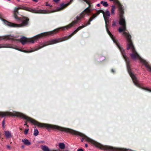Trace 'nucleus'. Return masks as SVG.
<instances>
[{
  "label": "nucleus",
  "instance_id": "obj_1",
  "mask_svg": "<svg viewBox=\"0 0 151 151\" xmlns=\"http://www.w3.org/2000/svg\"><path fill=\"white\" fill-rule=\"evenodd\" d=\"M23 119L26 120L27 121L33 124L37 125L40 127H46L48 128L57 129L60 131L69 132L73 134L80 136L83 137L81 139V142H83V139H84L87 142L90 143L96 147L101 150L109 151L113 150V147H110L109 146L103 145L88 137L83 134L73 129L68 128H63L56 125L40 123L24 114H23Z\"/></svg>",
  "mask_w": 151,
  "mask_h": 151
},
{
  "label": "nucleus",
  "instance_id": "obj_2",
  "mask_svg": "<svg viewBox=\"0 0 151 151\" xmlns=\"http://www.w3.org/2000/svg\"><path fill=\"white\" fill-rule=\"evenodd\" d=\"M123 35L126 38L128 42L127 49V50L130 49L132 51V53L130 54L131 58L134 60L136 59L139 60L141 63L145 65L147 70L151 72V66L147 62L142 59L135 51L131 40V35L128 33L125 32L123 33Z\"/></svg>",
  "mask_w": 151,
  "mask_h": 151
},
{
  "label": "nucleus",
  "instance_id": "obj_3",
  "mask_svg": "<svg viewBox=\"0 0 151 151\" xmlns=\"http://www.w3.org/2000/svg\"><path fill=\"white\" fill-rule=\"evenodd\" d=\"M98 15L97 14V13L95 14H93L92 16L91 17L89 21L87 23H85L84 25H83L82 26H80L78 27L73 33L70 34L69 36H65L62 38H58L57 39L51 40L48 42H46L42 45H40L39 46V47H35V51L37 50L40 49L47 45L55 44L68 40L74 34H76V32L79 31L80 29L86 27L87 25L90 24V22L92 21L93 19L96 17Z\"/></svg>",
  "mask_w": 151,
  "mask_h": 151
},
{
  "label": "nucleus",
  "instance_id": "obj_4",
  "mask_svg": "<svg viewBox=\"0 0 151 151\" xmlns=\"http://www.w3.org/2000/svg\"><path fill=\"white\" fill-rule=\"evenodd\" d=\"M60 29L59 28L56 29L53 31L42 33L31 38H28L24 37H22L21 38L19 41L23 45L27 43H33L42 37L55 34Z\"/></svg>",
  "mask_w": 151,
  "mask_h": 151
},
{
  "label": "nucleus",
  "instance_id": "obj_5",
  "mask_svg": "<svg viewBox=\"0 0 151 151\" xmlns=\"http://www.w3.org/2000/svg\"><path fill=\"white\" fill-rule=\"evenodd\" d=\"M73 1V0H70V1L69 3L65 4H61L60 7L57 8L55 10H51L50 11H47L46 10H43L41 9L37 10L35 9H32L26 6H22L20 7V8L21 9H23L35 13L48 14L59 11L63 9L64 8L69 5Z\"/></svg>",
  "mask_w": 151,
  "mask_h": 151
},
{
  "label": "nucleus",
  "instance_id": "obj_6",
  "mask_svg": "<svg viewBox=\"0 0 151 151\" xmlns=\"http://www.w3.org/2000/svg\"><path fill=\"white\" fill-rule=\"evenodd\" d=\"M20 7H17L15 8L14 11V17L17 20H21L22 21V23L20 24H16L12 23L7 21L1 18L3 22L7 26L13 27H21L27 25L28 24L29 19L25 17H23L22 19L18 17L16 15L18 13V10L21 9Z\"/></svg>",
  "mask_w": 151,
  "mask_h": 151
},
{
  "label": "nucleus",
  "instance_id": "obj_7",
  "mask_svg": "<svg viewBox=\"0 0 151 151\" xmlns=\"http://www.w3.org/2000/svg\"><path fill=\"white\" fill-rule=\"evenodd\" d=\"M114 43L116 44V46L119 48L120 51H121L123 56L125 60V61L127 63V68L128 70V72L131 77L132 80L134 83V84L137 87H139L140 85L138 83V80L135 76L134 74H133L131 71V70L130 68V66L129 64L127 63V60H128V58H127L125 54L124 53V50L123 48L121 47L119 43L118 42V40H116L114 37Z\"/></svg>",
  "mask_w": 151,
  "mask_h": 151
},
{
  "label": "nucleus",
  "instance_id": "obj_8",
  "mask_svg": "<svg viewBox=\"0 0 151 151\" xmlns=\"http://www.w3.org/2000/svg\"><path fill=\"white\" fill-rule=\"evenodd\" d=\"M116 5L118 7L119 11L120 19L119 24L122 26V27L119 29V32H121L123 31H125L126 30L125 19L123 16L124 13V9L122 6L120 4L117 0H114V4Z\"/></svg>",
  "mask_w": 151,
  "mask_h": 151
},
{
  "label": "nucleus",
  "instance_id": "obj_9",
  "mask_svg": "<svg viewBox=\"0 0 151 151\" xmlns=\"http://www.w3.org/2000/svg\"><path fill=\"white\" fill-rule=\"evenodd\" d=\"M88 4L89 6L85 9L80 14L79 16H77L76 17V20L73 21L72 23L69 24V25L64 26L62 27H60V29H62V30H64L65 29H68L72 27L73 26L76 24L78 21L80 20L82 18L84 17L86 15L87 16L90 15V13L91 9L89 7H91V5L90 4L89 1L88 0V3H87Z\"/></svg>",
  "mask_w": 151,
  "mask_h": 151
},
{
  "label": "nucleus",
  "instance_id": "obj_10",
  "mask_svg": "<svg viewBox=\"0 0 151 151\" xmlns=\"http://www.w3.org/2000/svg\"><path fill=\"white\" fill-rule=\"evenodd\" d=\"M100 13H102L103 14V15L105 22L106 27V31L108 34L112 39V40H113V35L108 30L107 28V27L108 26L109 23V18L110 15V13L108 10H107L106 12H105L102 10H99L97 12V14L99 15Z\"/></svg>",
  "mask_w": 151,
  "mask_h": 151
},
{
  "label": "nucleus",
  "instance_id": "obj_11",
  "mask_svg": "<svg viewBox=\"0 0 151 151\" xmlns=\"http://www.w3.org/2000/svg\"><path fill=\"white\" fill-rule=\"evenodd\" d=\"M16 37L8 35L3 37V39L12 41H19V40H18L16 38Z\"/></svg>",
  "mask_w": 151,
  "mask_h": 151
},
{
  "label": "nucleus",
  "instance_id": "obj_12",
  "mask_svg": "<svg viewBox=\"0 0 151 151\" xmlns=\"http://www.w3.org/2000/svg\"><path fill=\"white\" fill-rule=\"evenodd\" d=\"M4 134L6 139H9L12 137L11 133L10 131H4Z\"/></svg>",
  "mask_w": 151,
  "mask_h": 151
},
{
  "label": "nucleus",
  "instance_id": "obj_13",
  "mask_svg": "<svg viewBox=\"0 0 151 151\" xmlns=\"http://www.w3.org/2000/svg\"><path fill=\"white\" fill-rule=\"evenodd\" d=\"M22 141L26 145L29 146L31 144V142L28 139H22Z\"/></svg>",
  "mask_w": 151,
  "mask_h": 151
},
{
  "label": "nucleus",
  "instance_id": "obj_14",
  "mask_svg": "<svg viewBox=\"0 0 151 151\" xmlns=\"http://www.w3.org/2000/svg\"><path fill=\"white\" fill-rule=\"evenodd\" d=\"M59 147L61 149H63L65 148V145L63 143H60L59 144Z\"/></svg>",
  "mask_w": 151,
  "mask_h": 151
},
{
  "label": "nucleus",
  "instance_id": "obj_15",
  "mask_svg": "<svg viewBox=\"0 0 151 151\" xmlns=\"http://www.w3.org/2000/svg\"><path fill=\"white\" fill-rule=\"evenodd\" d=\"M100 3L105 7H107L108 6V4L106 1H101Z\"/></svg>",
  "mask_w": 151,
  "mask_h": 151
},
{
  "label": "nucleus",
  "instance_id": "obj_16",
  "mask_svg": "<svg viewBox=\"0 0 151 151\" xmlns=\"http://www.w3.org/2000/svg\"><path fill=\"white\" fill-rule=\"evenodd\" d=\"M38 130L37 129H35L34 133V136H37L38 134Z\"/></svg>",
  "mask_w": 151,
  "mask_h": 151
},
{
  "label": "nucleus",
  "instance_id": "obj_17",
  "mask_svg": "<svg viewBox=\"0 0 151 151\" xmlns=\"http://www.w3.org/2000/svg\"><path fill=\"white\" fill-rule=\"evenodd\" d=\"M29 131L28 129H25L24 131V134H27L28 132V131Z\"/></svg>",
  "mask_w": 151,
  "mask_h": 151
},
{
  "label": "nucleus",
  "instance_id": "obj_18",
  "mask_svg": "<svg viewBox=\"0 0 151 151\" xmlns=\"http://www.w3.org/2000/svg\"><path fill=\"white\" fill-rule=\"evenodd\" d=\"M5 124V120H3L2 122V127L3 128L4 127V125Z\"/></svg>",
  "mask_w": 151,
  "mask_h": 151
},
{
  "label": "nucleus",
  "instance_id": "obj_19",
  "mask_svg": "<svg viewBox=\"0 0 151 151\" xmlns=\"http://www.w3.org/2000/svg\"><path fill=\"white\" fill-rule=\"evenodd\" d=\"M80 1H84L86 2V3H88V0H79Z\"/></svg>",
  "mask_w": 151,
  "mask_h": 151
},
{
  "label": "nucleus",
  "instance_id": "obj_20",
  "mask_svg": "<svg viewBox=\"0 0 151 151\" xmlns=\"http://www.w3.org/2000/svg\"><path fill=\"white\" fill-rule=\"evenodd\" d=\"M53 0L56 3H58L60 1V0Z\"/></svg>",
  "mask_w": 151,
  "mask_h": 151
},
{
  "label": "nucleus",
  "instance_id": "obj_21",
  "mask_svg": "<svg viewBox=\"0 0 151 151\" xmlns=\"http://www.w3.org/2000/svg\"><path fill=\"white\" fill-rule=\"evenodd\" d=\"M46 6H50V8H51L52 7V6H51L49 4L47 3L46 4Z\"/></svg>",
  "mask_w": 151,
  "mask_h": 151
},
{
  "label": "nucleus",
  "instance_id": "obj_22",
  "mask_svg": "<svg viewBox=\"0 0 151 151\" xmlns=\"http://www.w3.org/2000/svg\"><path fill=\"white\" fill-rule=\"evenodd\" d=\"M111 13H113V5H112L111 6Z\"/></svg>",
  "mask_w": 151,
  "mask_h": 151
},
{
  "label": "nucleus",
  "instance_id": "obj_23",
  "mask_svg": "<svg viewBox=\"0 0 151 151\" xmlns=\"http://www.w3.org/2000/svg\"><path fill=\"white\" fill-rule=\"evenodd\" d=\"M7 147L8 149H10L11 148L8 145H7L6 146Z\"/></svg>",
  "mask_w": 151,
  "mask_h": 151
},
{
  "label": "nucleus",
  "instance_id": "obj_24",
  "mask_svg": "<svg viewBox=\"0 0 151 151\" xmlns=\"http://www.w3.org/2000/svg\"><path fill=\"white\" fill-rule=\"evenodd\" d=\"M77 151H83L82 149H78L77 150Z\"/></svg>",
  "mask_w": 151,
  "mask_h": 151
},
{
  "label": "nucleus",
  "instance_id": "obj_25",
  "mask_svg": "<svg viewBox=\"0 0 151 151\" xmlns=\"http://www.w3.org/2000/svg\"><path fill=\"white\" fill-rule=\"evenodd\" d=\"M146 90L149 92H151V89H147Z\"/></svg>",
  "mask_w": 151,
  "mask_h": 151
},
{
  "label": "nucleus",
  "instance_id": "obj_26",
  "mask_svg": "<svg viewBox=\"0 0 151 151\" xmlns=\"http://www.w3.org/2000/svg\"><path fill=\"white\" fill-rule=\"evenodd\" d=\"M33 1H35L36 2H37V0H32Z\"/></svg>",
  "mask_w": 151,
  "mask_h": 151
},
{
  "label": "nucleus",
  "instance_id": "obj_27",
  "mask_svg": "<svg viewBox=\"0 0 151 151\" xmlns=\"http://www.w3.org/2000/svg\"><path fill=\"white\" fill-rule=\"evenodd\" d=\"M85 146L86 147H88V145H87V144H85Z\"/></svg>",
  "mask_w": 151,
  "mask_h": 151
},
{
  "label": "nucleus",
  "instance_id": "obj_28",
  "mask_svg": "<svg viewBox=\"0 0 151 151\" xmlns=\"http://www.w3.org/2000/svg\"><path fill=\"white\" fill-rule=\"evenodd\" d=\"M100 4H97V6H98V7H99L100 6Z\"/></svg>",
  "mask_w": 151,
  "mask_h": 151
},
{
  "label": "nucleus",
  "instance_id": "obj_29",
  "mask_svg": "<svg viewBox=\"0 0 151 151\" xmlns=\"http://www.w3.org/2000/svg\"><path fill=\"white\" fill-rule=\"evenodd\" d=\"M24 125H27V123H25L24 124Z\"/></svg>",
  "mask_w": 151,
  "mask_h": 151
},
{
  "label": "nucleus",
  "instance_id": "obj_30",
  "mask_svg": "<svg viewBox=\"0 0 151 151\" xmlns=\"http://www.w3.org/2000/svg\"><path fill=\"white\" fill-rule=\"evenodd\" d=\"M22 148H23L24 147V146H22Z\"/></svg>",
  "mask_w": 151,
  "mask_h": 151
},
{
  "label": "nucleus",
  "instance_id": "obj_31",
  "mask_svg": "<svg viewBox=\"0 0 151 151\" xmlns=\"http://www.w3.org/2000/svg\"><path fill=\"white\" fill-rule=\"evenodd\" d=\"M0 16H1V14L0 13Z\"/></svg>",
  "mask_w": 151,
  "mask_h": 151
},
{
  "label": "nucleus",
  "instance_id": "obj_32",
  "mask_svg": "<svg viewBox=\"0 0 151 151\" xmlns=\"http://www.w3.org/2000/svg\"><path fill=\"white\" fill-rule=\"evenodd\" d=\"M17 1H20V0H17Z\"/></svg>",
  "mask_w": 151,
  "mask_h": 151
},
{
  "label": "nucleus",
  "instance_id": "obj_33",
  "mask_svg": "<svg viewBox=\"0 0 151 151\" xmlns=\"http://www.w3.org/2000/svg\"><path fill=\"white\" fill-rule=\"evenodd\" d=\"M105 59V58L104 57L103 58V60H104Z\"/></svg>",
  "mask_w": 151,
  "mask_h": 151
},
{
  "label": "nucleus",
  "instance_id": "obj_34",
  "mask_svg": "<svg viewBox=\"0 0 151 151\" xmlns=\"http://www.w3.org/2000/svg\"><path fill=\"white\" fill-rule=\"evenodd\" d=\"M110 1H113V0H109Z\"/></svg>",
  "mask_w": 151,
  "mask_h": 151
},
{
  "label": "nucleus",
  "instance_id": "obj_35",
  "mask_svg": "<svg viewBox=\"0 0 151 151\" xmlns=\"http://www.w3.org/2000/svg\"><path fill=\"white\" fill-rule=\"evenodd\" d=\"M7 1H10V0H7Z\"/></svg>",
  "mask_w": 151,
  "mask_h": 151
},
{
  "label": "nucleus",
  "instance_id": "obj_36",
  "mask_svg": "<svg viewBox=\"0 0 151 151\" xmlns=\"http://www.w3.org/2000/svg\"><path fill=\"white\" fill-rule=\"evenodd\" d=\"M112 25H113V23L112 24Z\"/></svg>",
  "mask_w": 151,
  "mask_h": 151
}]
</instances>
